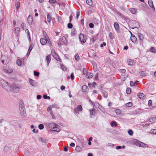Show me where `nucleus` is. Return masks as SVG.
<instances>
[{
  "mask_svg": "<svg viewBox=\"0 0 156 156\" xmlns=\"http://www.w3.org/2000/svg\"><path fill=\"white\" fill-rule=\"evenodd\" d=\"M114 27L117 31H119V26L118 23L117 22L114 23Z\"/></svg>",
  "mask_w": 156,
  "mask_h": 156,
  "instance_id": "obj_15",
  "label": "nucleus"
},
{
  "mask_svg": "<svg viewBox=\"0 0 156 156\" xmlns=\"http://www.w3.org/2000/svg\"><path fill=\"white\" fill-rule=\"evenodd\" d=\"M75 58L76 60H78L79 59L80 57L79 55L77 54H76L75 55Z\"/></svg>",
  "mask_w": 156,
  "mask_h": 156,
  "instance_id": "obj_51",
  "label": "nucleus"
},
{
  "mask_svg": "<svg viewBox=\"0 0 156 156\" xmlns=\"http://www.w3.org/2000/svg\"><path fill=\"white\" fill-rule=\"evenodd\" d=\"M119 71L122 73H124L126 72V70L124 69H119Z\"/></svg>",
  "mask_w": 156,
  "mask_h": 156,
  "instance_id": "obj_52",
  "label": "nucleus"
},
{
  "mask_svg": "<svg viewBox=\"0 0 156 156\" xmlns=\"http://www.w3.org/2000/svg\"><path fill=\"white\" fill-rule=\"evenodd\" d=\"M52 56L57 60L59 61L60 60V58L59 56L56 54Z\"/></svg>",
  "mask_w": 156,
  "mask_h": 156,
  "instance_id": "obj_34",
  "label": "nucleus"
},
{
  "mask_svg": "<svg viewBox=\"0 0 156 156\" xmlns=\"http://www.w3.org/2000/svg\"><path fill=\"white\" fill-rule=\"evenodd\" d=\"M147 145L144 143L142 142H140V146L143 147H146Z\"/></svg>",
  "mask_w": 156,
  "mask_h": 156,
  "instance_id": "obj_38",
  "label": "nucleus"
},
{
  "mask_svg": "<svg viewBox=\"0 0 156 156\" xmlns=\"http://www.w3.org/2000/svg\"><path fill=\"white\" fill-rule=\"evenodd\" d=\"M27 21L29 24L32 23L33 21V18L31 16H29L27 18Z\"/></svg>",
  "mask_w": 156,
  "mask_h": 156,
  "instance_id": "obj_18",
  "label": "nucleus"
},
{
  "mask_svg": "<svg viewBox=\"0 0 156 156\" xmlns=\"http://www.w3.org/2000/svg\"><path fill=\"white\" fill-rule=\"evenodd\" d=\"M47 20L48 23H50L51 20V17L49 14L47 16Z\"/></svg>",
  "mask_w": 156,
  "mask_h": 156,
  "instance_id": "obj_29",
  "label": "nucleus"
},
{
  "mask_svg": "<svg viewBox=\"0 0 156 156\" xmlns=\"http://www.w3.org/2000/svg\"><path fill=\"white\" fill-rule=\"evenodd\" d=\"M106 45V44L105 42H103L102 44H101L100 45V46L101 47H102L103 46H105Z\"/></svg>",
  "mask_w": 156,
  "mask_h": 156,
  "instance_id": "obj_63",
  "label": "nucleus"
},
{
  "mask_svg": "<svg viewBox=\"0 0 156 156\" xmlns=\"http://www.w3.org/2000/svg\"><path fill=\"white\" fill-rule=\"evenodd\" d=\"M80 15V12L79 11H77L76 12V18L77 19H78Z\"/></svg>",
  "mask_w": 156,
  "mask_h": 156,
  "instance_id": "obj_49",
  "label": "nucleus"
},
{
  "mask_svg": "<svg viewBox=\"0 0 156 156\" xmlns=\"http://www.w3.org/2000/svg\"><path fill=\"white\" fill-rule=\"evenodd\" d=\"M30 128L32 129V132L34 133H37L38 132V130L36 129L35 127L33 125H31Z\"/></svg>",
  "mask_w": 156,
  "mask_h": 156,
  "instance_id": "obj_13",
  "label": "nucleus"
},
{
  "mask_svg": "<svg viewBox=\"0 0 156 156\" xmlns=\"http://www.w3.org/2000/svg\"><path fill=\"white\" fill-rule=\"evenodd\" d=\"M129 10L133 14H135L137 13V10L135 8H131L129 9Z\"/></svg>",
  "mask_w": 156,
  "mask_h": 156,
  "instance_id": "obj_17",
  "label": "nucleus"
},
{
  "mask_svg": "<svg viewBox=\"0 0 156 156\" xmlns=\"http://www.w3.org/2000/svg\"><path fill=\"white\" fill-rule=\"evenodd\" d=\"M19 110L20 115L23 117H25L26 115L25 108L24 105L23 104L19 105Z\"/></svg>",
  "mask_w": 156,
  "mask_h": 156,
  "instance_id": "obj_4",
  "label": "nucleus"
},
{
  "mask_svg": "<svg viewBox=\"0 0 156 156\" xmlns=\"http://www.w3.org/2000/svg\"><path fill=\"white\" fill-rule=\"evenodd\" d=\"M131 92V89L130 88H127L126 90V92L127 94H129Z\"/></svg>",
  "mask_w": 156,
  "mask_h": 156,
  "instance_id": "obj_47",
  "label": "nucleus"
},
{
  "mask_svg": "<svg viewBox=\"0 0 156 156\" xmlns=\"http://www.w3.org/2000/svg\"><path fill=\"white\" fill-rule=\"evenodd\" d=\"M135 24V25L132 28L134 29L136 28H138L140 27V25L137 22L134 21L133 22Z\"/></svg>",
  "mask_w": 156,
  "mask_h": 156,
  "instance_id": "obj_24",
  "label": "nucleus"
},
{
  "mask_svg": "<svg viewBox=\"0 0 156 156\" xmlns=\"http://www.w3.org/2000/svg\"><path fill=\"white\" fill-rule=\"evenodd\" d=\"M33 44H31L29 48L28 51H31L33 49Z\"/></svg>",
  "mask_w": 156,
  "mask_h": 156,
  "instance_id": "obj_54",
  "label": "nucleus"
},
{
  "mask_svg": "<svg viewBox=\"0 0 156 156\" xmlns=\"http://www.w3.org/2000/svg\"><path fill=\"white\" fill-rule=\"evenodd\" d=\"M93 76V74L91 73H88L87 75H86V77L88 79L91 78Z\"/></svg>",
  "mask_w": 156,
  "mask_h": 156,
  "instance_id": "obj_20",
  "label": "nucleus"
},
{
  "mask_svg": "<svg viewBox=\"0 0 156 156\" xmlns=\"http://www.w3.org/2000/svg\"><path fill=\"white\" fill-rule=\"evenodd\" d=\"M75 150L77 152H80L81 150V148L80 146H76Z\"/></svg>",
  "mask_w": 156,
  "mask_h": 156,
  "instance_id": "obj_35",
  "label": "nucleus"
},
{
  "mask_svg": "<svg viewBox=\"0 0 156 156\" xmlns=\"http://www.w3.org/2000/svg\"><path fill=\"white\" fill-rule=\"evenodd\" d=\"M20 3L19 2L17 4V6H16V7L17 10H18L19 9V8L20 7Z\"/></svg>",
  "mask_w": 156,
  "mask_h": 156,
  "instance_id": "obj_62",
  "label": "nucleus"
},
{
  "mask_svg": "<svg viewBox=\"0 0 156 156\" xmlns=\"http://www.w3.org/2000/svg\"><path fill=\"white\" fill-rule=\"evenodd\" d=\"M3 70L5 72L9 73H11L13 71V69L12 68L8 67L3 68Z\"/></svg>",
  "mask_w": 156,
  "mask_h": 156,
  "instance_id": "obj_6",
  "label": "nucleus"
},
{
  "mask_svg": "<svg viewBox=\"0 0 156 156\" xmlns=\"http://www.w3.org/2000/svg\"><path fill=\"white\" fill-rule=\"evenodd\" d=\"M115 112L117 115H120L121 113V111L120 109H117L115 110Z\"/></svg>",
  "mask_w": 156,
  "mask_h": 156,
  "instance_id": "obj_28",
  "label": "nucleus"
},
{
  "mask_svg": "<svg viewBox=\"0 0 156 156\" xmlns=\"http://www.w3.org/2000/svg\"><path fill=\"white\" fill-rule=\"evenodd\" d=\"M86 3L88 5L91 6L92 5V1L91 0H87Z\"/></svg>",
  "mask_w": 156,
  "mask_h": 156,
  "instance_id": "obj_33",
  "label": "nucleus"
},
{
  "mask_svg": "<svg viewBox=\"0 0 156 156\" xmlns=\"http://www.w3.org/2000/svg\"><path fill=\"white\" fill-rule=\"evenodd\" d=\"M49 2L51 4H54L56 2V0H49Z\"/></svg>",
  "mask_w": 156,
  "mask_h": 156,
  "instance_id": "obj_45",
  "label": "nucleus"
},
{
  "mask_svg": "<svg viewBox=\"0 0 156 156\" xmlns=\"http://www.w3.org/2000/svg\"><path fill=\"white\" fill-rule=\"evenodd\" d=\"M128 133L129 134L130 136H132L133 135V133L132 130L129 129L128 131Z\"/></svg>",
  "mask_w": 156,
  "mask_h": 156,
  "instance_id": "obj_43",
  "label": "nucleus"
},
{
  "mask_svg": "<svg viewBox=\"0 0 156 156\" xmlns=\"http://www.w3.org/2000/svg\"><path fill=\"white\" fill-rule=\"evenodd\" d=\"M70 146L71 147H74L75 146V144L74 143H70Z\"/></svg>",
  "mask_w": 156,
  "mask_h": 156,
  "instance_id": "obj_64",
  "label": "nucleus"
},
{
  "mask_svg": "<svg viewBox=\"0 0 156 156\" xmlns=\"http://www.w3.org/2000/svg\"><path fill=\"white\" fill-rule=\"evenodd\" d=\"M127 63L128 65L131 66H134L135 64V62L131 59H128L127 60Z\"/></svg>",
  "mask_w": 156,
  "mask_h": 156,
  "instance_id": "obj_11",
  "label": "nucleus"
},
{
  "mask_svg": "<svg viewBox=\"0 0 156 156\" xmlns=\"http://www.w3.org/2000/svg\"><path fill=\"white\" fill-rule=\"evenodd\" d=\"M132 105V103L131 102H129L126 104V106L127 107H131Z\"/></svg>",
  "mask_w": 156,
  "mask_h": 156,
  "instance_id": "obj_39",
  "label": "nucleus"
},
{
  "mask_svg": "<svg viewBox=\"0 0 156 156\" xmlns=\"http://www.w3.org/2000/svg\"><path fill=\"white\" fill-rule=\"evenodd\" d=\"M45 60L47 62V66H48L51 61V56L50 55H48L46 57Z\"/></svg>",
  "mask_w": 156,
  "mask_h": 156,
  "instance_id": "obj_16",
  "label": "nucleus"
},
{
  "mask_svg": "<svg viewBox=\"0 0 156 156\" xmlns=\"http://www.w3.org/2000/svg\"><path fill=\"white\" fill-rule=\"evenodd\" d=\"M137 96L140 99H143L144 98V94L140 93L137 94Z\"/></svg>",
  "mask_w": 156,
  "mask_h": 156,
  "instance_id": "obj_23",
  "label": "nucleus"
},
{
  "mask_svg": "<svg viewBox=\"0 0 156 156\" xmlns=\"http://www.w3.org/2000/svg\"><path fill=\"white\" fill-rule=\"evenodd\" d=\"M82 108L80 105H79L76 108H75L74 111L76 113H78L79 112L82 111Z\"/></svg>",
  "mask_w": 156,
  "mask_h": 156,
  "instance_id": "obj_7",
  "label": "nucleus"
},
{
  "mask_svg": "<svg viewBox=\"0 0 156 156\" xmlns=\"http://www.w3.org/2000/svg\"><path fill=\"white\" fill-rule=\"evenodd\" d=\"M76 33V30L74 28L72 30L71 34L72 36H75Z\"/></svg>",
  "mask_w": 156,
  "mask_h": 156,
  "instance_id": "obj_25",
  "label": "nucleus"
},
{
  "mask_svg": "<svg viewBox=\"0 0 156 156\" xmlns=\"http://www.w3.org/2000/svg\"><path fill=\"white\" fill-rule=\"evenodd\" d=\"M103 94L105 98H107L108 97V94L107 92H103Z\"/></svg>",
  "mask_w": 156,
  "mask_h": 156,
  "instance_id": "obj_46",
  "label": "nucleus"
},
{
  "mask_svg": "<svg viewBox=\"0 0 156 156\" xmlns=\"http://www.w3.org/2000/svg\"><path fill=\"white\" fill-rule=\"evenodd\" d=\"M38 128L39 129H40L41 130H42L44 129V126L43 124H40L38 125Z\"/></svg>",
  "mask_w": 156,
  "mask_h": 156,
  "instance_id": "obj_37",
  "label": "nucleus"
},
{
  "mask_svg": "<svg viewBox=\"0 0 156 156\" xmlns=\"http://www.w3.org/2000/svg\"><path fill=\"white\" fill-rule=\"evenodd\" d=\"M82 91L84 92H86L87 91L88 88L87 86L86 85H83L82 88Z\"/></svg>",
  "mask_w": 156,
  "mask_h": 156,
  "instance_id": "obj_19",
  "label": "nucleus"
},
{
  "mask_svg": "<svg viewBox=\"0 0 156 156\" xmlns=\"http://www.w3.org/2000/svg\"><path fill=\"white\" fill-rule=\"evenodd\" d=\"M43 98L45 99H49L50 98V97L46 95H44L43 96Z\"/></svg>",
  "mask_w": 156,
  "mask_h": 156,
  "instance_id": "obj_56",
  "label": "nucleus"
},
{
  "mask_svg": "<svg viewBox=\"0 0 156 156\" xmlns=\"http://www.w3.org/2000/svg\"><path fill=\"white\" fill-rule=\"evenodd\" d=\"M94 25L93 23H90L89 24V27L91 28H92L94 27Z\"/></svg>",
  "mask_w": 156,
  "mask_h": 156,
  "instance_id": "obj_59",
  "label": "nucleus"
},
{
  "mask_svg": "<svg viewBox=\"0 0 156 156\" xmlns=\"http://www.w3.org/2000/svg\"><path fill=\"white\" fill-rule=\"evenodd\" d=\"M79 38L81 44H83L86 42V37L82 34H80L79 35Z\"/></svg>",
  "mask_w": 156,
  "mask_h": 156,
  "instance_id": "obj_5",
  "label": "nucleus"
},
{
  "mask_svg": "<svg viewBox=\"0 0 156 156\" xmlns=\"http://www.w3.org/2000/svg\"><path fill=\"white\" fill-rule=\"evenodd\" d=\"M125 146H117L116 147V149L117 150H119V149H121L122 148H123V149L125 148Z\"/></svg>",
  "mask_w": 156,
  "mask_h": 156,
  "instance_id": "obj_41",
  "label": "nucleus"
},
{
  "mask_svg": "<svg viewBox=\"0 0 156 156\" xmlns=\"http://www.w3.org/2000/svg\"><path fill=\"white\" fill-rule=\"evenodd\" d=\"M148 4L149 6L152 9H154V11L155 10V8L154 6L153 2L152 0H150L148 1Z\"/></svg>",
  "mask_w": 156,
  "mask_h": 156,
  "instance_id": "obj_12",
  "label": "nucleus"
},
{
  "mask_svg": "<svg viewBox=\"0 0 156 156\" xmlns=\"http://www.w3.org/2000/svg\"><path fill=\"white\" fill-rule=\"evenodd\" d=\"M107 146L113 148L114 147V144L111 143H109L108 144Z\"/></svg>",
  "mask_w": 156,
  "mask_h": 156,
  "instance_id": "obj_53",
  "label": "nucleus"
},
{
  "mask_svg": "<svg viewBox=\"0 0 156 156\" xmlns=\"http://www.w3.org/2000/svg\"><path fill=\"white\" fill-rule=\"evenodd\" d=\"M95 108H93L89 110L90 115L91 117L94 116L95 114Z\"/></svg>",
  "mask_w": 156,
  "mask_h": 156,
  "instance_id": "obj_10",
  "label": "nucleus"
},
{
  "mask_svg": "<svg viewBox=\"0 0 156 156\" xmlns=\"http://www.w3.org/2000/svg\"><path fill=\"white\" fill-rule=\"evenodd\" d=\"M41 142L44 143H46L47 142V140L45 139H43L42 138L41 139Z\"/></svg>",
  "mask_w": 156,
  "mask_h": 156,
  "instance_id": "obj_61",
  "label": "nucleus"
},
{
  "mask_svg": "<svg viewBox=\"0 0 156 156\" xmlns=\"http://www.w3.org/2000/svg\"><path fill=\"white\" fill-rule=\"evenodd\" d=\"M0 86L4 90L9 92H18L19 88L14 84H11L8 82L0 80Z\"/></svg>",
  "mask_w": 156,
  "mask_h": 156,
  "instance_id": "obj_1",
  "label": "nucleus"
},
{
  "mask_svg": "<svg viewBox=\"0 0 156 156\" xmlns=\"http://www.w3.org/2000/svg\"><path fill=\"white\" fill-rule=\"evenodd\" d=\"M88 72H87L86 69H83V74L86 76Z\"/></svg>",
  "mask_w": 156,
  "mask_h": 156,
  "instance_id": "obj_40",
  "label": "nucleus"
},
{
  "mask_svg": "<svg viewBox=\"0 0 156 156\" xmlns=\"http://www.w3.org/2000/svg\"><path fill=\"white\" fill-rule=\"evenodd\" d=\"M52 108V106H49L47 109V111L49 112L51 111Z\"/></svg>",
  "mask_w": 156,
  "mask_h": 156,
  "instance_id": "obj_42",
  "label": "nucleus"
},
{
  "mask_svg": "<svg viewBox=\"0 0 156 156\" xmlns=\"http://www.w3.org/2000/svg\"><path fill=\"white\" fill-rule=\"evenodd\" d=\"M150 132L151 134L156 135V129H151Z\"/></svg>",
  "mask_w": 156,
  "mask_h": 156,
  "instance_id": "obj_36",
  "label": "nucleus"
},
{
  "mask_svg": "<svg viewBox=\"0 0 156 156\" xmlns=\"http://www.w3.org/2000/svg\"><path fill=\"white\" fill-rule=\"evenodd\" d=\"M108 36L110 39L112 40L114 39V35L112 32L109 33L108 34Z\"/></svg>",
  "mask_w": 156,
  "mask_h": 156,
  "instance_id": "obj_31",
  "label": "nucleus"
},
{
  "mask_svg": "<svg viewBox=\"0 0 156 156\" xmlns=\"http://www.w3.org/2000/svg\"><path fill=\"white\" fill-rule=\"evenodd\" d=\"M138 37L141 41H143L144 39V36L142 34L138 33Z\"/></svg>",
  "mask_w": 156,
  "mask_h": 156,
  "instance_id": "obj_14",
  "label": "nucleus"
},
{
  "mask_svg": "<svg viewBox=\"0 0 156 156\" xmlns=\"http://www.w3.org/2000/svg\"><path fill=\"white\" fill-rule=\"evenodd\" d=\"M67 27L69 28H70V29L72 28L73 27V25H72V24L70 23H69L68 24Z\"/></svg>",
  "mask_w": 156,
  "mask_h": 156,
  "instance_id": "obj_48",
  "label": "nucleus"
},
{
  "mask_svg": "<svg viewBox=\"0 0 156 156\" xmlns=\"http://www.w3.org/2000/svg\"><path fill=\"white\" fill-rule=\"evenodd\" d=\"M48 126L51 130L53 131L59 132L61 130V127L54 122L49 123Z\"/></svg>",
  "mask_w": 156,
  "mask_h": 156,
  "instance_id": "obj_2",
  "label": "nucleus"
},
{
  "mask_svg": "<svg viewBox=\"0 0 156 156\" xmlns=\"http://www.w3.org/2000/svg\"><path fill=\"white\" fill-rule=\"evenodd\" d=\"M39 74V73L38 72H37L36 71H34V75L35 76H38Z\"/></svg>",
  "mask_w": 156,
  "mask_h": 156,
  "instance_id": "obj_57",
  "label": "nucleus"
},
{
  "mask_svg": "<svg viewBox=\"0 0 156 156\" xmlns=\"http://www.w3.org/2000/svg\"><path fill=\"white\" fill-rule=\"evenodd\" d=\"M61 67L62 70L63 71H66V67L63 65H61Z\"/></svg>",
  "mask_w": 156,
  "mask_h": 156,
  "instance_id": "obj_44",
  "label": "nucleus"
},
{
  "mask_svg": "<svg viewBox=\"0 0 156 156\" xmlns=\"http://www.w3.org/2000/svg\"><path fill=\"white\" fill-rule=\"evenodd\" d=\"M70 77L72 80H73L74 79V76L73 73H72L70 75Z\"/></svg>",
  "mask_w": 156,
  "mask_h": 156,
  "instance_id": "obj_58",
  "label": "nucleus"
},
{
  "mask_svg": "<svg viewBox=\"0 0 156 156\" xmlns=\"http://www.w3.org/2000/svg\"><path fill=\"white\" fill-rule=\"evenodd\" d=\"M22 64V62L20 59H18L16 61V64L18 66H21Z\"/></svg>",
  "mask_w": 156,
  "mask_h": 156,
  "instance_id": "obj_30",
  "label": "nucleus"
},
{
  "mask_svg": "<svg viewBox=\"0 0 156 156\" xmlns=\"http://www.w3.org/2000/svg\"><path fill=\"white\" fill-rule=\"evenodd\" d=\"M62 42L64 44H66L67 43V41L65 37H62Z\"/></svg>",
  "mask_w": 156,
  "mask_h": 156,
  "instance_id": "obj_32",
  "label": "nucleus"
},
{
  "mask_svg": "<svg viewBox=\"0 0 156 156\" xmlns=\"http://www.w3.org/2000/svg\"><path fill=\"white\" fill-rule=\"evenodd\" d=\"M150 51L152 53H155L156 52V48L154 47H151L150 49Z\"/></svg>",
  "mask_w": 156,
  "mask_h": 156,
  "instance_id": "obj_27",
  "label": "nucleus"
},
{
  "mask_svg": "<svg viewBox=\"0 0 156 156\" xmlns=\"http://www.w3.org/2000/svg\"><path fill=\"white\" fill-rule=\"evenodd\" d=\"M130 33L131 35L130 37L131 41L133 43H134L136 42L137 40V38L130 31Z\"/></svg>",
  "mask_w": 156,
  "mask_h": 156,
  "instance_id": "obj_8",
  "label": "nucleus"
},
{
  "mask_svg": "<svg viewBox=\"0 0 156 156\" xmlns=\"http://www.w3.org/2000/svg\"><path fill=\"white\" fill-rule=\"evenodd\" d=\"M29 81L30 83L31 86L34 87H36V82L35 81L31 79H29Z\"/></svg>",
  "mask_w": 156,
  "mask_h": 156,
  "instance_id": "obj_9",
  "label": "nucleus"
},
{
  "mask_svg": "<svg viewBox=\"0 0 156 156\" xmlns=\"http://www.w3.org/2000/svg\"><path fill=\"white\" fill-rule=\"evenodd\" d=\"M25 32L27 34V36L28 37V40L29 41H30L31 38L30 37V34L28 29H27L25 30Z\"/></svg>",
  "mask_w": 156,
  "mask_h": 156,
  "instance_id": "obj_22",
  "label": "nucleus"
},
{
  "mask_svg": "<svg viewBox=\"0 0 156 156\" xmlns=\"http://www.w3.org/2000/svg\"><path fill=\"white\" fill-rule=\"evenodd\" d=\"M110 125L112 127H117L118 126L116 122L115 121L112 122L110 123Z\"/></svg>",
  "mask_w": 156,
  "mask_h": 156,
  "instance_id": "obj_21",
  "label": "nucleus"
},
{
  "mask_svg": "<svg viewBox=\"0 0 156 156\" xmlns=\"http://www.w3.org/2000/svg\"><path fill=\"white\" fill-rule=\"evenodd\" d=\"M51 53L52 55V56H53L54 55L56 54V53H55V50L53 49H52L51 51Z\"/></svg>",
  "mask_w": 156,
  "mask_h": 156,
  "instance_id": "obj_55",
  "label": "nucleus"
},
{
  "mask_svg": "<svg viewBox=\"0 0 156 156\" xmlns=\"http://www.w3.org/2000/svg\"><path fill=\"white\" fill-rule=\"evenodd\" d=\"M20 29V28L19 27H15L14 29V32L15 34H17L19 33Z\"/></svg>",
  "mask_w": 156,
  "mask_h": 156,
  "instance_id": "obj_26",
  "label": "nucleus"
},
{
  "mask_svg": "<svg viewBox=\"0 0 156 156\" xmlns=\"http://www.w3.org/2000/svg\"><path fill=\"white\" fill-rule=\"evenodd\" d=\"M40 42L42 45H45L47 43L50 45H51V42L50 39L47 36H45V38H41L40 39Z\"/></svg>",
  "mask_w": 156,
  "mask_h": 156,
  "instance_id": "obj_3",
  "label": "nucleus"
},
{
  "mask_svg": "<svg viewBox=\"0 0 156 156\" xmlns=\"http://www.w3.org/2000/svg\"><path fill=\"white\" fill-rule=\"evenodd\" d=\"M96 38L95 37H92L90 39V41L92 42H94L96 40Z\"/></svg>",
  "mask_w": 156,
  "mask_h": 156,
  "instance_id": "obj_50",
  "label": "nucleus"
},
{
  "mask_svg": "<svg viewBox=\"0 0 156 156\" xmlns=\"http://www.w3.org/2000/svg\"><path fill=\"white\" fill-rule=\"evenodd\" d=\"M130 85L131 86H134L135 85V82L134 83L133 82V81H130Z\"/></svg>",
  "mask_w": 156,
  "mask_h": 156,
  "instance_id": "obj_60",
  "label": "nucleus"
}]
</instances>
